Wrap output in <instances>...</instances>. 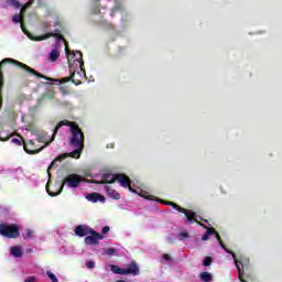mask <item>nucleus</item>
<instances>
[{
  "instance_id": "1",
  "label": "nucleus",
  "mask_w": 282,
  "mask_h": 282,
  "mask_svg": "<svg viewBox=\"0 0 282 282\" xmlns=\"http://www.w3.org/2000/svg\"><path fill=\"white\" fill-rule=\"evenodd\" d=\"M61 127H69L70 129L69 142H70V147H73V149L75 150L70 153L61 154L59 156H57V160L59 162H63V160L69 156L78 160V158H80V153H83V149H85V134L83 133V130H80L78 124L64 120L57 123V126L55 127L54 135L58 133V130L61 129Z\"/></svg>"
},
{
  "instance_id": "2",
  "label": "nucleus",
  "mask_w": 282,
  "mask_h": 282,
  "mask_svg": "<svg viewBox=\"0 0 282 282\" xmlns=\"http://www.w3.org/2000/svg\"><path fill=\"white\" fill-rule=\"evenodd\" d=\"M94 184H113V182H118L120 186L123 188H129L130 193H134L135 195H140L144 199L154 200L155 196L142 191L140 187L133 188L131 187V180L128 178L127 175L123 174H105L101 177V181H93Z\"/></svg>"
},
{
  "instance_id": "3",
  "label": "nucleus",
  "mask_w": 282,
  "mask_h": 282,
  "mask_svg": "<svg viewBox=\"0 0 282 282\" xmlns=\"http://www.w3.org/2000/svg\"><path fill=\"white\" fill-rule=\"evenodd\" d=\"M83 180H84L83 176L78 174H70L63 180V183L59 185L58 191L50 192V188L47 187H46V191L51 197H56V195H61V193H63L64 186H68V188H78Z\"/></svg>"
},
{
  "instance_id": "4",
  "label": "nucleus",
  "mask_w": 282,
  "mask_h": 282,
  "mask_svg": "<svg viewBox=\"0 0 282 282\" xmlns=\"http://www.w3.org/2000/svg\"><path fill=\"white\" fill-rule=\"evenodd\" d=\"M156 202H160V204H164L165 206H172V208H174L178 213H183L186 217V224H193V221H195L196 224H199V226H204V224L199 223V219L197 218L196 213L188 209H184L180 205L173 202L162 200V199H156Z\"/></svg>"
},
{
  "instance_id": "5",
  "label": "nucleus",
  "mask_w": 282,
  "mask_h": 282,
  "mask_svg": "<svg viewBox=\"0 0 282 282\" xmlns=\"http://www.w3.org/2000/svg\"><path fill=\"white\" fill-rule=\"evenodd\" d=\"M55 137H56V134H54V132H53V137L51 138L50 141H47V133H45L43 131H39L35 133V138H36L37 142H40L43 145L40 147L39 149L34 148L33 150H30V149H28V144L24 143V151L26 153H30L31 155L34 153H41V151H43V149H45V147H47L48 144H52V142H54Z\"/></svg>"
},
{
  "instance_id": "6",
  "label": "nucleus",
  "mask_w": 282,
  "mask_h": 282,
  "mask_svg": "<svg viewBox=\"0 0 282 282\" xmlns=\"http://www.w3.org/2000/svg\"><path fill=\"white\" fill-rule=\"evenodd\" d=\"M102 1L105 0H91L90 2V12L97 23H100L105 19L107 12V9L102 7Z\"/></svg>"
},
{
  "instance_id": "7",
  "label": "nucleus",
  "mask_w": 282,
  "mask_h": 282,
  "mask_svg": "<svg viewBox=\"0 0 282 282\" xmlns=\"http://www.w3.org/2000/svg\"><path fill=\"white\" fill-rule=\"evenodd\" d=\"M110 270L113 272V274H132L133 276H138V274H140V268H138L135 262L130 263L128 268H120L118 265L111 264Z\"/></svg>"
},
{
  "instance_id": "8",
  "label": "nucleus",
  "mask_w": 282,
  "mask_h": 282,
  "mask_svg": "<svg viewBox=\"0 0 282 282\" xmlns=\"http://www.w3.org/2000/svg\"><path fill=\"white\" fill-rule=\"evenodd\" d=\"M0 235L8 239H17L19 237V226L10 224H0Z\"/></svg>"
},
{
  "instance_id": "9",
  "label": "nucleus",
  "mask_w": 282,
  "mask_h": 282,
  "mask_svg": "<svg viewBox=\"0 0 282 282\" xmlns=\"http://www.w3.org/2000/svg\"><path fill=\"white\" fill-rule=\"evenodd\" d=\"M90 236H87L85 238V243L87 246H98V241H100V239H102V236L96 231H94L93 229V232L89 234Z\"/></svg>"
},
{
  "instance_id": "10",
  "label": "nucleus",
  "mask_w": 282,
  "mask_h": 282,
  "mask_svg": "<svg viewBox=\"0 0 282 282\" xmlns=\"http://www.w3.org/2000/svg\"><path fill=\"white\" fill-rule=\"evenodd\" d=\"M32 3H34V0H29V2L21 8L20 13L12 17L13 23H21V21H23V12H25V10L30 8Z\"/></svg>"
},
{
  "instance_id": "11",
  "label": "nucleus",
  "mask_w": 282,
  "mask_h": 282,
  "mask_svg": "<svg viewBox=\"0 0 282 282\" xmlns=\"http://www.w3.org/2000/svg\"><path fill=\"white\" fill-rule=\"evenodd\" d=\"M93 230L94 229L87 225H79L75 228V235H77V237H86V235H89Z\"/></svg>"
},
{
  "instance_id": "12",
  "label": "nucleus",
  "mask_w": 282,
  "mask_h": 282,
  "mask_svg": "<svg viewBox=\"0 0 282 282\" xmlns=\"http://www.w3.org/2000/svg\"><path fill=\"white\" fill-rule=\"evenodd\" d=\"M52 19L55 21V25L58 24V21H56V19H58V15H56V13L48 14L46 15V21L42 23L43 30H50V26L52 25L50 21H52Z\"/></svg>"
},
{
  "instance_id": "13",
  "label": "nucleus",
  "mask_w": 282,
  "mask_h": 282,
  "mask_svg": "<svg viewBox=\"0 0 282 282\" xmlns=\"http://www.w3.org/2000/svg\"><path fill=\"white\" fill-rule=\"evenodd\" d=\"M10 256L15 257V259H21V257H23V248L21 246L11 247Z\"/></svg>"
},
{
  "instance_id": "14",
  "label": "nucleus",
  "mask_w": 282,
  "mask_h": 282,
  "mask_svg": "<svg viewBox=\"0 0 282 282\" xmlns=\"http://www.w3.org/2000/svg\"><path fill=\"white\" fill-rule=\"evenodd\" d=\"M86 199L88 202H93L94 204H96V202L105 203V196H102L98 193H91V194L86 195Z\"/></svg>"
},
{
  "instance_id": "15",
  "label": "nucleus",
  "mask_w": 282,
  "mask_h": 282,
  "mask_svg": "<svg viewBox=\"0 0 282 282\" xmlns=\"http://www.w3.org/2000/svg\"><path fill=\"white\" fill-rule=\"evenodd\" d=\"M26 34H28L29 39H31V41H45L47 39H51V36H56V33H54V32L45 33L42 36H33L30 33H26Z\"/></svg>"
},
{
  "instance_id": "16",
  "label": "nucleus",
  "mask_w": 282,
  "mask_h": 282,
  "mask_svg": "<svg viewBox=\"0 0 282 282\" xmlns=\"http://www.w3.org/2000/svg\"><path fill=\"white\" fill-rule=\"evenodd\" d=\"M105 191L108 197H111V199H120V193L113 189L110 185H106Z\"/></svg>"
},
{
  "instance_id": "17",
  "label": "nucleus",
  "mask_w": 282,
  "mask_h": 282,
  "mask_svg": "<svg viewBox=\"0 0 282 282\" xmlns=\"http://www.w3.org/2000/svg\"><path fill=\"white\" fill-rule=\"evenodd\" d=\"M115 7L110 10V17L113 18L118 12H121L122 10V1L120 0H113Z\"/></svg>"
},
{
  "instance_id": "18",
  "label": "nucleus",
  "mask_w": 282,
  "mask_h": 282,
  "mask_svg": "<svg viewBox=\"0 0 282 282\" xmlns=\"http://www.w3.org/2000/svg\"><path fill=\"white\" fill-rule=\"evenodd\" d=\"M198 279L200 282H213V273L208 272V271H203L198 274Z\"/></svg>"
},
{
  "instance_id": "19",
  "label": "nucleus",
  "mask_w": 282,
  "mask_h": 282,
  "mask_svg": "<svg viewBox=\"0 0 282 282\" xmlns=\"http://www.w3.org/2000/svg\"><path fill=\"white\" fill-rule=\"evenodd\" d=\"M50 59L54 63L56 61H58L59 56H61V48L58 46H54L50 53Z\"/></svg>"
},
{
  "instance_id": "20",
  "label": "nucleus",
  "mask_w": 282,
  "mask_h": 282,
  "mask_svg": "<svg viewBox=\"0 0 282 282\" xmlns=\"http://www.w3.org/2000/svg\"><path fill=\"white\" fill-rule=\"evenodd\" d=\"M23 237L26 241H30V239H34V230L25 229L23 232Z\"/></svg>"
},
{
  "instance_id": "21",
  "label": "nucleus",
  "mask_w": 282,
  "mask_h": 282,
  "mask_svg": "<svg viewBox=\"0 0 282 282\" xmlns=\"http://www.w3.org/2000/svg\"><path fill=\"white\" fill-rule=\"evenodd\" d=\"M7 6H12V8H17L18 10L21 8V3L17 0H7Z\"/></svg>"
},
{
  "instance_id": "22",
  "label": "nucleus",
  "mask_w": 282,
  "mask_h": 282,
  "mask_svg": "<svg viewBox=\"0 0 282 282\" xmlns=\"http://www.w3.org/2000/svg\"><path fill=\"white\" fill-rule=\"evenodd\" d=\"M11 142L13 144H17L18 147H21V144L23 143V138L22 137L12 138Z\"/></svg>"
},
{
  "instance_id": "23",
  "label": "nucleus",
  "mask_w": 282,
  "mask_h": 282,
  "mask_svg": "<svg viewBox=\"0 0 282 282\" xmlns=\"http://www.w3.org/2000/svg\"><path fill=\"white\" fill-rule=\"evenodd\" d=\"M46 275L52 282H58V278H56V274H54L52 271H46Z\"/></svg>"
},
{
  "instance_id": "24",
  "label": "nucleus",
  "mask_w": 282,
  "mask_h": 282,
  "mask_svg": "<svg viewBox=\"0 0 282 282\" xmlns=\"http://www.w3.org/2000/svg\"><path fill=\"white\" fill-rule=\"evenodd\" d=\"M210 263H213V258H210V257H206L203 260V265H205V268H208V265H210Z\"/></svg>"
},
{
  "instance_id": "25",
  "label": "nucleus",
  "mask_w": 282,
  "mask_h": 282,
  "mask_svg": "<svg viewBox=\"0 0 282 282\" xmlns=\"http://www.w3.org/2000/svg\"><path fill=\"white\" fill-rule=\"evenodd\" d=\"M86 267L88 268V270H94V268H96V262L94 260H88L86 262Z\"/></svg>"
},
{
  "instance_id": "26",
  "label": "nucleus",
  "mask_w": 282,
  "mask_h": 282,
  "mask_svg": "<svg viewBox=\"0 0 282 282\" xmlns=\"http://www.w3.org/2000/svg\"><path fill=\"white\" fill-rule=\"evenodd\" d=\"M178 239L184 240V239H188V232L183 231L181 234H178Z\"/></svg>"
},
{
  "instance_id": "27",
  "label": "nucleus",
  "mask_w": 282,
  "mask_h": 282,
  "mask_svg": "<svg viewBox=\"0 0 282 282\" xmlns=\"http://www.w3.org/2000/svg\"><path fill=\"white\" fill-rule=\"evenodd\" d=\"M106 254H108V256L116 254V249H113V248L107 249Z\"/></svg>"
},
{
  "instance_id": "28",
  "label": "nucleus",
  "mask_w": 282,
  "mask_h": 282,
  "mask_svg": "<svg viewBox=\"0 0 282 282\" xmlns=\"http://www.w3.org/2000/svg\"><path fill=\"white\" fill-rule=\"evenodd\" d=\"M163 261H173L170 254H163Z\"/></svg>"
},
{
  "instance_id": "29",
  "label": "nucleus",
  "mask_w": 282,
  "mask_h": 282,
  "mask_svg": "<svg viewBox=\"0 0 282 282\" xmlns=\"http://www.w3.org/2000/svg\"><path fill=\"white\" fill-rule=\"evenodd\" d=\"M24 282H36V278H34V276H29V278L25 279Z\"/></svg>"
},
{
  "instance_id": "30",
  "label": "nucleus",
  "mask_w": 282,
  "mask_h": 282,
  "mask_svg": "<svg viewBox=\"0 0 282 282\" xmlns=\"http://www.w3.org/2000/svg\"><path fill=\"white\" fill-rule=\"evenodd\" d=\"M54 162H59V161H58V158H56L55 161H53V162L51 163L50 167L47 169L48 175H50V170L54 166Z\"/></svg>"
},
{
  "instance_id": "31",
  "label": "nucleus",
  "mask_w": 282,
  "mask_h": 282,
  "mask_svg": "<svg viewBox=\"0 0 282 282\" xmlns=\"http://www.w3.org/2000/svg\"><path fill=\"white\" fill-rule=\"evenodd\" d=\"M102 235H107V232H109V227H104L101 230Z\"/></svg>"
},
{
  "instance_id": "32",
  "label": "nucleus",
  "mask_w": 282,
  "mask_h": 282,
  "mask_svg": "<svg viewBox=\"0 0 282 282\" xmlns=\"http://www.w3.org/2000/svg\"><path fill=\"white\" fill-rule=\"evenodd\" d=\"M22 31L25 32V28L23 26V24H21Z\"/></svg>"
},
{
  "instance_id": "33",
  "label": "nucleus",
  "mask_w": 282,
  "mask_h": 282,
  "mask_svg": "<svg viewBox=\"0 0 282 282\" xmlns=\"http://www.w3.org/2000/svg\"><path fill=\"white\" fill-rule=\"evenodd\" d=\"M30 144H34V141H33V140H31V141H30Z\"/></svg>"
}]
</instances>
